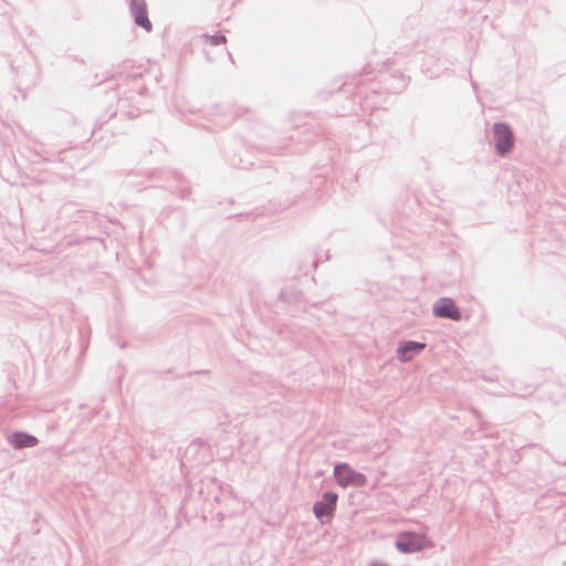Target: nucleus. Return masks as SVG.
<instances>
[{"instance_id":"nucleus-1","label":"nucleus","mask_w":566,"mask_h":566,"mask_svg":"<svg viewBox=\"0 0 566 566\" xmlns=\"http://www.w3.org/2000/svg\"><path fill=\"white\" fill-rule=\"evenodd\" d=\"M226 159L234 168L245 169L254 166L253 148L241 139L233 140L224 151Z\"/></svg>"},{"instance_id":"nucleus-2","label":"nucleus","mask_w":566,"mask_h":566,"mask_svg":"<svg viewBox=\"0 0 566 566\" xmlns=\"http://www.w3.org/2000/svg\"><path fill=\"white\" fill-rule=\"evenodd\" d=\"M494 147L499 156L505 157L514 147V134L509 124L497 122L492 127Z\"/></svg>"},{"instance_id":"nucleus-3","label":"nucleus","mask_w":566,"mask_h":566,"mask_svg":"<svg viewBox=\"0 0 566 566\" xmlns=\"http://www.w3.org/2000/svg\"><path fill=\"white\" fill-rule=\"evenodd\" d=\"M334 476L338 485L343 488H361L367 483L365 474L352 469L347 463H338L334 468Z\"/></svg>"},{"instance_id":"nucleus-4","label":"nucleus","mask_w":566,"mask_h":566,"mask_svg":"<svg viewBox=\"0 0 566 566\" xmlns=\"http://www.w3.org/2000/svg\"><path fill=\"white\" fill-rule=\"evenodd\" d=\"M338 494L327 491L322 494V499L313 505V513L321 522L329 521L334 517L337 506Z\"/></svg>"},{"instance_id":"nucleus-5","label":"nucleus","mask_w":566,"mask_h":566,"mask_svg":"<svg viewBox=\"0 0 566 566\" xmlns=\"http://www.w3.org/2000/svg\"><path fill=\"white\" fill-rule=\"evenodd\" d=\"M433 315L440 318H449L460 321L462 318L461 311L450 297H440L432 307Z\"/></svg>"},{"instance_id":"nucleus-6","label":"nucleus","mask_w":566,"mask_h":566,"mask_svg":"<svg viewBox=\"0 0 566 566\" xmlns=\"http://www.w3.org/2000/svg\"><path fill=\"white\" fill-rule=\"evenodd\" d=\"M129 10L134 22L145 29L147 32L153 30V24L148 19L147 6L145 0H129Z\"/></svg>"},{"instance_id":"nucleus-7","label":"nucleus","mask_w":566,"mask_h":566,"mask_svg":"<svg viewBox=\"0 0 566 566\" xmlns=\"http://www.w3.org/2000/svg\"><path fill=\"white\" fill-rule=\"evenodd\" d=\"M396 548L406 554L420 552L423 548L422 539L413 533H402L396 541Z\"/></svg>"},{"instance_id":"nucleus-8","label":"nucleus","mask_w":566,"mask_h":566,"mask_svg":"<svg viewBox=\"0 0 566 566\" xmlns=\"http://www.w3.org/2000/svg\"><path fill=\"white\" fill-rule=\"evenodd\" d=\"M426 343L407 340L397 348V357L401 363L410 361L413 356L420 354L426 348Z\"/></svg>"},{"instance_id":"nucleus-9","label":"nucleus","mask_w":566,"mask_h":566,"mask_svg":"<svg viewBox=\"0 0 566 566\" xmlns=\"http://www.w3.org/2000/svg\"><path fill=\"white\" fill-rule=\"evenodd\" d=\"M7 440L14 449L18 450L24 448H32L39 443V440L35 436L24 431H14L10 436H8Z\"/></svg>"},{"instance_id":"nucleus-10","label":"nucleus","mask_w":566,"mask_h":566,"mask_svg":"<svg viewBox=\"0 0 566 566\" xmlns=\"http://www.w3.org/2000/svg\"><path fill=\"white\" fill-rule=\"evenodd\" d=\"M384 88L389 93H399L408 85V78L402 73L384 75Z\"/></svg>"},{"instance_id":"nucleus-11","label":"nucleus","mask_w":566,"mask_h":566,"mask_svg":"<svg viewBox=\"0 0 566 566\" xmlns=\"http://www.w3.org/2000/svg\"><path fill=\"white\" fill-rule=\"evenodd\" d=\"M203 38L206 40V44L210 46L220 45L227 41V38L222 34L203 35Z\"/></svg>"},{"instance_id":"nucleus-12","label":"nucleus","mask_w":566,"mask_h":566,"mask_svg":"<svg viewBox=\"0 0 566 566\" xmlns=\"http://www.w3.org/2000/svg\"><path fill=\"white\" fill-rule=\"evenodd\" d=\"M357 95L358 96L364 95L365 99H367L368 98L367 87L366 86H359Z\"/></svg>"},{"instance_id":"nucleus-13","label":"nucleus","mask_w":566,"mask_h":566,"mask_svg":"<svg viewBox=\"0 0 566 566\" xmlns=\"http://www.w3.org/2000/svg\"><path fill=\"white\" fill-rule=\"evenodd\" d=\"M376 86H377V83H375V82H370V83H369V88H368V90L375 93V92H376Z\"/></svg>"},{"instance_id":"nucleus-14","label":"nucleus","mask_w":566,"mask_h":566,"mask_svg":"<svg viewBox=\"0 0 566 566\" xmlns=\"http://www.w3.org/2000/svg\"><path fill=\"white\" fill-rule=\"evenodd\" d=\"M370 566H388L386 563L373 562Z\"/></svg>"},{"instance_id":"nucleus-15","label":"nucleus","mask_w":566,"mask_h":566,"mask_svg":"<svg viewBox=\"0 0 566 566\" xmlns=\"http://www.w3.org/2000/svg\"><path fill=\"white\" fill-rule=\"evenodd\" d=\"M282 150H283L282 148H275V147H273V148L271 149V151H272L273 154H276V155L281 154V153H282Z\"/></svg>"}]
</instances>
